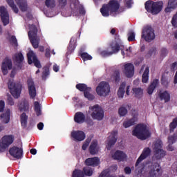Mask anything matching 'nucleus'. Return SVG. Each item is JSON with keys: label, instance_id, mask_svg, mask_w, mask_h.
Masks as SVG:
<instances>
[{"label": "nucleus", "instance_id": "obj_41", "mask_svg": "<svg viewBox=\"0 0 177 177\" xmlns=\"http://www.w3.org/2000/svg\"><path fill=\"white\" fill-rule=\"evenodd\" d=\"M118 113L120 117H125V115L128 114V109L124 106H122L119 109Z\"/></svg>", "mask_w": 177, "mask_h": 177}, {"label": "nucleus", "instance_id": "obj_3", "mask_svg": "<svg viewBox=\"0 0 177 177\" xmlns=\"http://www.w3.org/2000/svg\"><path fill=\"white\" fill-rule=\"evenodd\" d=\"M145 9L152 15H158L162 10V2L148 1L145 3Z\"/></svg>", "mask_w": 177, "mask_h": 177}, {"label": "nucleus", "instance_id": "obj_2", "mask_svg": "<svg viewBox=\"0 0 177 177\" xmlns=\"http://www.w3.org/2000/svg\"><path fill=\"white\" fill-rule=\"evenodd\" d=\"M133 136L140 139V140H146L150 138L151 133L149 131L147 127L145 124H138L132 131Z\"/></svg>", "mask_w": 177, "mask_h": 177}, {"label": "nucleus", "instance_id": "obj_38", "mask_svg": "<svg viewBox=\"0 0 177 177\" xmlns=\"http://www.w3.org/2000/svg\"><path fill=\"white\" fill-rule=\"evenodd\" d=\"M111 81L115 82H120V71H115L111 77Z\"/></svg>", "mask_w": 177, "mask_h": 177}, {"label": "nucleus", "instance_id": "obj_32", "mask_svg": "<svg viewBox=\"0 0 177 177\" xmlns=\"http://www.w3.org/2000/svg\"><path fill=\"white\" fill-rule=\"evenodd\" d=\"M13 60L15 62V63H23V61L24 60V57L23 56V54L21 53H17L13 56Z\"/></svg>", "mask_w": 177, "mask_h": 177}, {"label": "nucleus", "instance_id": "obj_27", "mask_svg": "<svg viewBox=\"0 0 177 177\" xmlns=\"http://www.w3.org/2000/svg\"><path fill=\"white\" fill-rule=\"evenodd\" d=\"M89 151L91 154L95 155L99 153V145H97V141L93 140L89 147Z\"/></svg>", "mask_w": 177, "mask_h": 177}, {"label": "nucleus", "instance_id": "obj_11", "mask_svg": "<svg viewBox=\"0 0 177 177\" xmlns=\"http://www.w3.org/2000/svg\"><path fill=\"white\" fill-rule=\"evenodd\" d=\"M150 154H151V149L149 147L144 148L140 156H139L136 162V168H138V169H139V168H140V166L142 165H140V162H142L143 160H146L147 157H150Z\"/></svg>", "mask_w": 177, "mask_h": 177}, {"label": "nucleus", "instance_id": "obj_7", "mask_svg": "<svg viewBox=\"0 0 177 177\" xmlns=\"http://www.w3.org/2000/svg\"><path fill=\"white\" fill-rule=\"evenodd\" d=\"M8 86L12 96L15 97V99H17L21 92V84L15 83L13 79H10L8 82Z\"/></svg>", "mask_w": 177, "mask_h": 177}, {"label": "nucleus", "instance_id": "obj_33", "mask_svg": "<svg viewBox=\"0 0 177 177\" xmlns=\"http://www.w3.org/2000/svg\"><path fill=\"white\" fill-rule=\"evenodd\" d=\"M125 82H123L120 84L119 89L118 91V97H120V99H122L124 97V94L125 93V86H126Z\"/></svg>", "mask_w": 177, "mask_h": 177}, {"label": "nucleus", "instance_id": "obj_5", "mask_svg": "<svg viewBox=\"0 0 177 177\" xmlns=\"http://www.w3.org/2000/svg\"><path fill=\"white\" fill-rule=\"evenodd\" d=\"M15 142V136L13 135H6L0 140V153H4Z\"/></svg>", "mask_w": 177, "mask_h": 177}, {"label": "nucleus", "instance_id": "obj_34", "mask_svg": "<svg viewBox=\"0 0 177 177\" xmlns=\"http://www.w3.org/2000/svg\"><path fill=\"white\" fill-rule=\"evenodd\" d=\"M149 67L146 66L142 77V82L144 84H147V82H149Z\"/></svg>", "mask_w": 177, "mask_h": 177}, {"label": "nucleus", "instance_id": "obj_58", "mask_svg": "<svg viewBox=\"0 0 177 177\" xmlns=\"http://www.w3.org/2000/svg\"><path fill=\"white\" fill-rule=\"evenodd\" d=\"M60 6H66L67 0H58Z\"/></svg>", "mask_w": 177, "mask_h": 177}, {"label": "nucleus", "instance_id": "obj_24", "mask_svg": "<svg viewBox=\"0 0 177 177\" xmlns=\"http://www.w3.org/2000/svg\"><path fill=\"white\" fill-rule=\"evenodd\" d=\"M86 165H88L91 167H96L100 164V160L97 157L90 158L86 160L85 161Z\"/></svg>", "mask_w": 177, "mask_h": 177}, {"label": "nucleus", "instance_id": "obj_35", "mask_svg": "<svg viewBox=\"0 0 177 177\" xmlns=\"http://www.w3.org/2000/svg\"><path fill=\"white\" fill-rule=\"evenodd\" d=\"M6 2L15 13H19V8H17V6L15 4V1H13V0H6Z\"/></svg>", "mask_w": 177, "mask_h": 177}, {"label": "nucleus", "instance_id": "obj_21", "mask_svg": "<svg viewBox=\"0 0 177 177\" xmlns=\"http://www.w3.org/2000/svg\"><path fill=\"white\" fill-rule=\"evenodd\" d=\"M28 88L30 99H34L37 96V89L35 88L32 79L28 80Z\"/></svg>", "mask_w": 177, "mask_h": 177}, {"label": "nucleus", "instance_id": "obj_25", "mask_svg": "<svg viewBox=\"0 0 177 177\" xmlns=\"http://www.w3.org/2000/svg\"><path fill=\"white\" fill-rule=\"evenodd\" d=\"M0 118L3 124H9V121H10V110L7 109L5 113L1 115Z\"/></svg>", "mask_w": 177, "mask_h": 177}, {"label": "nucleus", "instance_id": "obj_10", "mask_svg": "<svg viewBox=\"0 0 177 177\" xmlns=\"http://www.w3.org/2000/svg\"><path fill=\"white\" fill-rule=\"evenodd\" d=\"M142 38L150 42V41H153L154 38H156V35L154 34V30L151 26H146L142 30Z\"/></svg>", "mask_w": 177, "mask_h": 177}, {"label": "nucleus", "instance_id": "obj_49", "mask_svg": "<svg viewBox=\"0 0 177 177\" xmlns=\"http://www.w3.org/2000/svg\"><path fill=\"white\" fill-rule=\"evenodd\" d=\"M110 176V169H107L102 171L99 177H109Z\"/></svg>", "mask_w": 177, "mask_h": 177}, {"label": "nucleus", "instance_id": "obj_63", "mask_svg": "<svg viewBox=\"0 0 177 177\" xmlns=\"http://www.w3.org/2000/svg\"><path fill=\"white\" fill-rule=\"evenodd\" d=\"M37 128L39 129V131H42L44 129V123L40 122L37 124Z\"/></svg>", "mask_w": 177, "mask_h": 177}, {"label": "nucleus", "instance_id": "obj_46", "mask_svg": "<svg viewBox=\"0 0 177 177\" xmlns=\"http://www.w3.org/2000/svg\"><path fill=\"white\" fill-rule=\"evenodd\" d=\"M170 132H174V130L177 127V118H174L172 122L170 123Z\"/></svg>", "mask_w": 177, "mask_h": 177}, {"label": "nucleus", "instance_id": "obj_8", "mask_svg": "<svg viewBox=\"0 0 177 177\" xmlns=\"http://www.w3.org/2000/svg\"><path fill=\"white\" fill-rule=\"evenodd\" d=\"M111 51L104 50L101 53L102 56H111L114 53H118L120 50H122V56H125V51H124V46H120L118 43L114 41L111 44Z\"/></svg>", "mask_w": 177, "mask_h": 177}, {"label": "nucleus", "instance_id": "obj_64", "mask_svg": "<svg viewBox=\"0 0 177 177\" xmlns=\"http://www.w3.org/2000/svg\"><path fill=\"white\" fill-rule=\"evenodd\" d=\"M53 68L55 71V73H57V71H59V66H57V64H54Z\"/></svg>", "mask_w": 177, "mask_h": 177}, {"label": "nucleus", "instance_id": "obj_23", "mask_svg": "<svg viewBox=\"0 0 177 177\" xmlns=\"http://www.w3.org/2000/svg\"><path fill=\"white\" fill-rule=\"evenodd\" d=\"M71 136L75 140H78V142H82V140H84L85 139V133L81 131H72Z\"/></svg>", "mask_w": 177, "mask_h": 177}, {"label": "nucleus", "instance_id": "obj_51", "mask_svg": "<svg viewBox=\"0 0 177 177\" xmlns=\"http://www.w3.org/2000/svg\"><path fill=\"white\" fill-rule=\"evenodd\" d=\"M10 42L14 46H17V39H16V37L11 36L10 38Z\"/></svg>", "mask_w": 177, "mask_h": 177}, {"label": "nucleus", "instance_id": "obj_48", "mask_svg": "<svg viewBox=\"0 0 177 177\" xmlns=\"http://www.w3.org/2000/svg\"><path fill=\"white\" fill-rule=\"evenodd\" d=\"M82 59H84V62H85V60H92V56L86 53H84L82 54Z\"/></svg>", "mask_w": 177, "mask_h": 177}, {"label": "nucleus", "instance_id": "obj_52", "mask_svg": "<svg viewBox=\"0 0 177 177\" xmlns=\"http://www.w3.org/2000/svg\"><path fill=\"white\" fill-rule=\"evenodd\" d=\"M91 143V139L88 138L83 144L82 145V150H86L88 148V146H89V144Z\"/></svg>", "mask_w": 177, "mask_h": 177}, {"label": "nucleus", "instance_id": "obj_22", "mask_svg": "<svg viewBox=\"0 0 177 177\" xmlns=\"http://www.w3.org/2000/svg\"><path fill=\"white\" fill-rule=\"evenodd\" d=\"M127 154L122 151L118 150L113 155L112 158L117 160L118 161H124L127 160Z\"/></svg>", "mask_w": 177, "mask_h": 177}, {"label": "nucleus", "instance_id": "obj_14", "mask_svg": "<svg viewBox=\"0 0 177 177\" xmlns=\"http://www.w3.org/2000/svg\"><path fill=\"white\" fill-rule=\"evenodd\" d=\"M162 142L160 140H157L154 142V147H153V151H154V156L158 160H160V158H162L165 156V151H160L161 154H158V150H162Z\"/></svg>", "mask_w": 177, "mask_h": 177}, {"label": "nucleus", "instance_id": "obj_4", "mask_svg": "<svg viewBox=\"0 0 177 177\" xmlns=\"http://www.w3.org/2000/svg\"><path fill=\"white\" fill-rule=\"evenodd\" d=\"M29 32L28 33V35L29 37V39L35 49H37L38 46H39V37L37 36V34L38 32V30L37 29V27L34 25H30L29 26Z\"/></svg>", "mask_w": 177, "mask_h": 177}, {"label": "nucleus", "instance_id": "obj_45", "mask_svg": "<svg viewBox=\"0 0 177 177\" xmlns=\"http://www.w3.org/2000/svg\"><path fill=\"white\" fill-rule=\"evenodd\" d=\"M83 171L86 176H92L93 174V170H92L91 167H84L83 169Z\"/></svg>", "mask_w": 177, "mask_h": 177}, {"label": "nucleus", "instance_id": "obj_57", "mask_svg": "<svg viewBox=\"0 0 177 177\" xmlns=\"http://www.w3.org/2000/svg\"><path fill=\"white\" fill-rule=\"evenodd\" d=\"M3 109H5V102L0 101V113L3 111Z\"/></svg>", "mask_w": 177, "mask_h": 177}, {"label": "nucleus", "instance_id": "obj_18", "mask_svg": "<svg viewBox=\"0 0 177 177\" xmlns=\"http://www.w3.org/2000/svg\"><path fill=\"white\" fill-rule=\"evenodd\" d=\"M0 16L3 26L9 24V12L5 6H0Z\"/></svg>", "mask_w": 177, "mask_h": 177}, {"label": "nucleus", "instance_id": "obj_17", "mask_svg": "<svg viewBox=\"0 0 177 177\" xmlns=\"http://www.w3.org/2000/svg\"><path fill=\"white\" fill-rule=\"evenodd\" d=\"M118 131H113L111 133L110 136L108 138L107 140V145H106V149L107 150H110L114 145H115V142H117Z\"/></svg>", "mask_w": 177, "mask_h": 177}, {"label": "nucleus", "instance_id": "obj_56", "mask_svg": "<svg viewBox=\"0 0 177 177\" xmlns=\"http://www.w3.org/2000/svg\"><path fill=\"white\" fill-rule=\"evenodd\" d=\"M162 84H163V85H165V84H168V77H165V75H162Z\"/></svg>", "mask_w": 177, "mask_h": 177}, {"label": "nucleus", "instance_id": "obj_13", "mask_svg": "<svg viewBox=\"0 0 177 177\" xmlns=\"http://www.w3.org/2000/svg\"><path fill=\"white\" fill-rule=\"evenodd\" d=\"M76 88L81 92H84V96L88 100H93V99H95V96H93V95L89 93V92H91V91L92 89V88H91V87L86 86L84 84H78L76 85Z\"/></svg>", "mask_w": 177, "mask_h": 177}, {"label": "nucleus", "instance_id": "obj_62", "mask_svg": "<svg viewBox=\"0 0 177 177\" xmlns=\"http://www.w3.org/2000/svg\"><path fill=\"white\" fill-rule=\"evenodd\" d=\"M46 57H50V49H46Z\"/></svg>", "mask_w": 177, "mask_h": 177}, {"label": "nucleus", "instance_id": "obj_15", "mask_svg": "<svg viewBox=\"0 0 177 177\" xmlns=\"http://www.w3.org/2000/svg\"><path fill=\"white\" fill-rule=\"evenodd\" d=\"M122 73L127 78H132L135 74V67L132 64H126L124 65Z\"/></svg>", "mask_w": 177, "mask_h": 177}, {"label": "nucleus", "instance_id": "obj_50", "mask_svg": "<svg viewBox=\"0 0 177 177\" xmlns=\"http://www.w3.org/2000/svg\"><path fill=\"white\" fill-rule=\"evenodd\" d=\"M128 41H135V32L130 31L128 34Z\"/></svg>", "mask_w": 177, "mask_h": 177}, {"label": "nucleus", "instance_id": "obj_19", "mask_svg": "<svg viewBox=\"0 0 177 177\" xmlns=\"http://www.w3.org/2000/svg\"><path fill=\"white\" fill-rule=\"evenodd\" d=\"M8 153L14 158L19 160L21 158V156H23V149L17 147H12L9 149Z\"/></svg>", "mask_w": 177, "mask_h": 177}, {"label": "nucleus", "instance_id": "obj_1", "mask_svg": "<svg viewBox=\"0 0 177 177\" xmlns=\"http://www.w3.org/2000/svg\"><path fill=\"white\" fill-rule=\"evenodd\" d=\"M120 9V3L117 0H111L108 4L104 5L100 9V12L104 17H107L113 13H117Z\"/></svg>", "mask_w": 177, "mask_h": 177}, {"label": "nucleus", "instance_id": "obj_16", "mask_svg": "<svg viewBox=\"0 0 177 177\" xmlns=\"http://www.w3.org/2000/svg\"><path fill=\"white\" fill-rule=\"evenodd\" d=\"M28 62L29 64H32L34 63L35 67H37V68H41V63L37 58V55H35V53H34V51L30 50L28 54Z\"/></svg>", "mask_w": 177, "mask_h": 177}, {"label": "nucleus", "instance_id": "obj_55", "mask_svg": "<svg viewBox=\"0 0 177 177\" xmlns=\"http://www.w3.org/2000/svg\"><path fill=\"white\" fill-rule=\"evenodd\" d=\"M123 50L124 52V55H127V56H131V55H132V50L131 49V47L124 50L123 49Z\"/></svg>", "mask_w": 177, "mask_h": 177}, {"label": "nucleus", "instance_id": "obj_39", "mask_svg": "<svg viewBox=\"0 0 177 177\" xmlns=\"http://www.w3.org/2000/svg\"><path fill=\"white\" fill-rule=\"evenodd\" d=\"M133 92L136 97H142L143 95V89L141 88H133Z\"/></svg>", "mask_w": 177, "mask_h": 177}, {"label": "nucleus", "instance_id": "obj_26", "mask_svg": "<svg viewBox=\"0 0 177 177\" xmlns=\"http://www.w3.org/2000/svg\"><path fill=\"white\" fill-rule=\"evenodd\" d=\"M16 3L18 5L21 12H26L28 9V5H27V1L26 0H15Z\"/></svg>", "mask_w": 177, "mask_h": 177}, {"label": "nucleus", "instance_id": "obj_37", "mask_svg": "<svg viewBox=\"0 0 177 177\" xmlns=\"http://www.w3.org/2000/svg\"><path fill=\"white\" fill-rule=\"evenodd\" d=\"M28 120V116L25 113H23L21 115V126L24 127V128H26L27 127V122Z\"/></svg>", "mask_w": 177, "mask_h": 177}, {"label": "nucleus", "instance_id": "obj_54", "mask_svg": "<svg viewBox=\"0 0 177 177\" xmlns=\"http://www.w3.org/2000/svg\"><path fill=\"white\" fill-rule=\"evenodd\" d=\"M171 24L174 26V27H177V13L174 15L171 20Z\"/></svg>", "mask_w": 177, "mask_h": 177}, {"label": "nucleus", "instance_id": "obj_60", "mask_svg": "<svg viewBox=\"0 0 177 177\" xmlns=\"http://www.w3.org/2000/svg\"><path fill=\"white\" fill-rule=\"evenodd\" d=\"M176 68H177V62H174L171 65V71H175Z\"/></svg>", "mask_w": 177, "mask_h": 177}, {"label": "nucleus", "instance_id": "obj_61", "mask_svg": "<svg viewBox=\"0 0 177 177\" xmlns=\"http://www.w3.org/2000/svg\"><path fill=\"white\" fill-rule=\"evenodd\" d=\"M168 53V51L167 50V48H162L161 49V55L162 56H165Z\"/></svg>", "mask_w": 177, "mask_h": 177}, {"label": "nucleus", "instance_id": "obj_30", "mask_svg": "<svg viewBox=\"0 0 177 177\" xmlns=\"http://www.w3.org/2000/svg\"><path fill=\"white\" fill-rule=\"evenodd\" d=\"M160 100H164L165 103H167V102L171 100V95L168 91H163L160 93Z\"/></svg>", "mask_w": 177, "mask_h": 177}, {"label": "nucleus", "instance_id": "obj_40", "mask_svg": "<svg viewBox=\"0 0 177 177\" xmlns=\"http://www.w3.org/2000/svg\"><path fill=\"white\" fill-rule=\"evenodd\" d=\"M34 106H35V113L37 117H39V115H41V105L39 104V102H35Z\"/></svg>", "mask_w": 177, "mask_h": 177}, {"label": "nucleus", "instance_id": "obj_6", "mask_svg": "<svg viewBox=\"0 0 177 177\" xmlns=\"http://www.w3.org/2000/svg\"><path fill=\"white\" fill-rule=\"evenodd\" d=\"M88 113L93 120H98V121L103 120L104 117V112L99 105L91 106Z\"/></svg>", "mask_w": 177, "mask_h": 177}, {"label": "nucleus", "instance_id": "obj_53", "mask_svg": "<svg viewBox=\"0 0 177 177\" xmlns=\"http://www.w3.org/2000/svg\"><path fill=\"white\" fill-rule=\"evenodd\" d=\"M7 102L10 106H13L15 104V102H13V98L10 95H7Z\"/></svg>", "mask_w": 177, "mask_h": 177}, {"label": "nucleus", "instance_id": "obj_36", "mask_svg": "<svg viewBox=\"0 0 177 177\" xmlns=\"http://www.w3.org/2000/svg\"><path fill=\"white\" fill-rule=\"evenodd\" d=\"M29 109L28 106V102L26 100H24V101H22L19 105V110L21 111H28Z\"/></svg>", "mask_w": 177, "mask_h": 177}, {"label": "nucleus", "instance_id": "obj_12", "mask_svg": "<svg viewBox=\"0 0 177 177\" xmlns=\"http://www.w3.org/2000/svg\"><path fill=\"white\" fill-rule=\"evenodd\" d=\"M148 169L149 172V177H157L158 174H160V165L157 162H149L148 164Z\"/></svg>", "mask_w": 177, "mask_h": 177}, {"label": "nucleus", "instance_id": "obj_42", "mask_svg": "<svg viewBox=\"0 0 177 177\" xmlns=\"http://www.w3.org/2000/svg\"><path fill=\"white\" fill-rule=\"evenodd\" d=\"M174 142H175V137L174 136H169V146H168V148H167V150H169V151H174V147H172V145L174 143Z\"/></svg>", "mask_w": 177, "mask_h": 177}, {"label": "nucleus", "instance_id": "obj_9", "mask_svg": "<svg viewBox=\"0 0 177 177\" xmlns=\"http://www.w3.org/2000/svg\"><path fill=\"white\" fill-rule=\"evenodd\" d=\"M99 96H107L110 93V85L106 82H101L96 88Z\"/></svg>", "mask_w": 177, "mask_h": 177}, {"label": "nucleus", "instance_id": "obj_20", "mask_svg": "<svg viewBox=\"0 0 177 177\" xmlns=\"http://www.w3.org/2000/svg\"><path fill=\"white\" fill-rule=\"evenodd\" d=\"M12 60L8 58L4 59L1 63V71L3 75H6L8 74V70H12Z\"/></svg>", "mask_w": 177, "mask_h": 177}, {"label": "nucleus", "instance_id": "obj_44", "mask_svg": "<svg viewBox=\"0 0 177 177\" xmlns=\"http://www.w3.org/2000/svg\"><path fill=\"white\" fill-rule=\"evenodd\" d=\"M72 177H84V172L80 169H75L73 172Z\"/></svg>", "mask_w": 177, "mask_h": 177}, {"label": "nucleus", "instance_id": "obj_47", "mask_svg": "<svg viewBox=\"0 0 177 177\" xmlns=\"http://www.w3.org/2000/svg\"><path fill=\"white\" fill-rule=\"evenodd\" d=\"M169 6L171 9H175L177 7V0H169Z\"/></svg>", "mask_w": 177, "mask_h": 177}, {"label": "nucleus", "instance_id": "obj_31", "mask_svg": "<svg viewBox=\"0 0 177 177\" xmlns=\"http://www.w3.org/2000/svg\"><path fill=\"white\" fill-rule=\"evenodd\" d=\"M138 121V120L135 118L131 119H127L124 121L123 127L124 128H129V127H132V125H135V122Z\"/></svg>", "mask_w": 177, "mask_h": 177}, {"label": "nucleus", "instance_id": "obj_43", "mask_svg": "<svg viewBox=\"0 0 177 177\" xmlns=\"http://www.w3.org/2000/svg\"><path fill=\"white\" fill-rule=\"evenodd\" d=\"M45 3L47 8H55V6H56L55 0H46Z\"/></svg>", "mask_w": 177, "mask_h": 177}, {"label": "nucleus", "instance_id": "obj_29", "mask_svg": "<svg viewBox=\"0 0 177 177\" xmlns=\"http://www.w3.org/2000/svg\"><path fill=\"white\" fill-rule=\"evenodd\" d=\"M158 86V80H154L153 82L151 84V85L149 86L147 89V93L149 95H152L153 92H154V89L157 88Z\"/></svg>", "mask_w": 177, "mask_h": 177}, {"label": "nucleus", "instance_id": "obj_28", "mask_svg": "<svg viewBox=\"0 0 177 177\" xmlns=\"http://www.w3.org/2000/svg\"><path fill=\"white\" fill-rule=\"evenodd\" d=\"M74 120L77 124H83V122H85V115L82 112H77L75 115Z\"/></svg>", "mask_w": 177, "mask_h": 177}, {"label": "nucleus", "instance_id": "obj_59", "mask_svg": "<svg viewBox=\"0 0 177 177\" xmlns=\"http://www.w3.org/2000/svg\"><path fill=\"white\" fill-rule=\"evenodd\" d=\"M124 172L127 175H129L132 172V170L131 169V167H127L124 168Z\"/></svg>", "mask_w": 177, "mask_h": 177}]
</instances>
